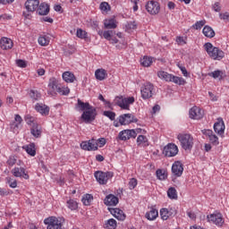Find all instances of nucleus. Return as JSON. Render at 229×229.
I'll list each match as a JSON object with an SVG mask.
<instances>
[{
    "label": "nucleus",
    "mask_w": 229,
    "mask_h": 229,
    "mask_svg": "<svg viewBox=\"0 0 229 229\" xmlns=\"http://www.w3.org/2000/svg\"><path fill=\"white\" fill-rule=\"evenodd\" d=\"M76 108L80 112H83L81 119H82L86 124H90V123L96 121L98 112L96 111V107L90 106L89 102L84 103L81 99H78Z\"/></svg>",
    "instance_id": "obj_1"
},
{
    "label": "nucleus",
    "mask_w": 229,
    "mask_h": 229,
    "mask_svg": "<svg viewBox=\"0 0 229 229\" xmlns=\"http://www.w3.org/2000/svg\"><path fill=\"white\" fill-rule=\"evenodd\" d=\"M204 49L212 60H223L225 58V52L219 47H214L210 42L204 44Z\"/></svg>",
    "instance_id": "obj_2"
},
{
    "label": "nucleus",
    "mask_w": 229,
    "mask_h": 229,
    "mask_svg": "<svg viewBox=\"0 0 229 229\" xmlns=\"http://www.w3.org/2000/svg\"><path fill=\"white\" fill-rule=\"evenodd\" d=\"M177 139L181 144V148L184 151H191L194 146V137L189 133H180L177 135Z\"/></svg>",
    "instance_id": "obj_3"
},
{
    "label": "nucleus",
    "mask_w": 229,
    "mask_h": 229,
    "mask_svg": "<svg viewBox=\"0 0 229 229\" xmlns=\"http://www.w3.org/2000/svg\"><path fill=\"white\" fill-rule=\"evenodd\" d=\"M62 221H65L64 217L49 216L44 220L47 225V229H62Z\"/></svg>",
    "instance_id": "obj_4"
},
{
    "label": "nucleus",
    "mask_w": 229,
    "mask_h": 229,
    "mask_svg": "<svg viewBox=\"0 0 229 229\" xmlns=\"http://www.w3.org/2000/svg\"><path fill=\"white\" fill-rule=\"evenodd\" d=\"M94 176L100 185H106L108 180L114 177V173L97 171L95 172Z\"/></svg>",
    "instance_id": "obj_5"
},
{
    "label": "nucleus",
    "mask_w": 229,
    "mask_h": 229,
    "mask_svg": "<svg viewBox=\"0 0 229 229\" xmlns=\"http://www.w3.org/2000/svg\"><path fill=\"white\" fill-rule=\"evenodd\" d=\"M207 219L208 223H212L220 228L223 226V225H225V218L221 213H213L211 215H208Z\"/></svg>",
    "instance_id": "obj_6"
},
{
    "label": "nucleus",
    "mask_w": 229,
    "mask_h": 229,
    "mask_svg": "<svg viewBox=\"0 0 229 229\" xmlns=\"http://www.w3.org/2000/svg\"><path fill=\"white\" fill-rule=\"evenodd\" d=\"M139 119L131 114H123L118 117V122L121 126H126V124H131V123H138Z\"/></svg>",
    "instance_id": "obj_7"
},
{
    "label": "nucleus",
    "mask_w": 229,
    "mask_h": 229,
    "mask_svg": "<svg viewBox=\"0 0 229 229\" xmlns=\"http://www.w3.org/2000/svg\"><path fill=\"white\" fill-rule=\"evenodd\" d=\"M153 89L154 86L151 82L145 83L140 89L142 99H149V98H153Z\"/></svg>",
    "instance_id": "obj_8"
},
{
    "label": "nucleus",
    "mask_w": 229,
    "mask_h": 229,
    "mask_svg": "<svg viewBox=\"0 0 229 229\" xmlns=\"http://www.w3.org/2000/svg\"><path fill=\"white\" fill-rule=\"evenodd\" d=\"M81 149H84V151H97L98 141L94 139H91L89 141H82L81 143Z\"/></svg>",
    "instance_id": "obj_9"
},
{
    "label": "nucleus",
    "mask_w": 229,
    "mask_h": 229,
    "mask_svg": "<svg viewBox=\"0 0 229 229\" xmlns=\"http://www.w3.org/2000/svg\"><path fill=\"white\" fill-rule=\"evenodd\" d=\"M163 155L165 157H176V155H178V146L174 143H169L164 148Z\"/></svg>",
    "instance_id": "obj_10"
},
{
    "label": "nucleus",
    "mask_w": 229,
    "mask_h": 229,
    "mask_svg": "<svg viewBox=\"0 0 229 229\" xmlns=\"http://www.w3.org/2000/svg\"><path fill=\"white\" fill-rule=\"evenodd\" d=\"M137 137V132L135 130H123L119 132L118 139L120 140H130V139H135Z\"/></svg>",
    "instance_id": "obj_11"
},
{
    "label": "nucleus",
    "mask_w": 229,
    "mask_h": 229,
    "mask_svg": "<svg viewBox=\"0 0 229 229\" xmlns=\"http://www.w3.org/2000/svg\"><path fill=\"white\" fill-rule=\"evenodd\" d=\"M146 10L150 15H157L160 12V4L150 1L146 4Z\"/></svg>",
    "instance_id": "obj_12"
},
{
    "label": "nucleus",
    "mask_w": 229,
    "mask_h": 229,
    "mask_svg": "<svg viewBox=\"0 0 229 229\" xmlns=\"http://www.w3.org/2000/svg\"><path fill=\"white\" fill-rule=\"evenodd\" d=\"M11 173L15 176V178H24V180H30V175L26 173V169L24 167H14Z\"/></svg>",
    "instance_id": "obj_13"
},
{
    "label": "nucleus",
    "mask_w": 229,
    "mask_h": 229,
    "mask_svg": "<svg viewBox=\"0 0 229 229\" xmlns=\"http://www.w3.org/2000/svg\"><path fill=\"white\" fill-rule=\"evenodd\" d=\"M172 174L180 178L183 174V164L181 161H175L172 165Z\"/></svg>",
    "instance_id": "obj_14"
},
{
    "label": "nucleus",
    "mask_w": 229,
    "mask_h": 229,
    "mask_svg": "<svg viewBox=\"0 0 229 229\" xmlns=\"http://www.w3.org/2000/svg\"><path fill=\"white\" fill-rule=\"evenodd\" d=\"M189 115L191 119H203L204 113L201 108L193 106L190 109Z\"/></svg>",
    "instance_id": "obj_15"
},
{
    "label": "nucleus",
    "mask_w": 229,
    "mask_h": 229,
    "mask_svg": "<svg viewBox=\"0 0 229 229\" xmlns=\"http://www.w3.org/2000/svg\"><path fill=\"white\" fill-rule=\"evenodd\" d=\"M225 121L223 118H217V121L214 124V131L217 135H225Z\"/></svg>",
    "instance_id": "obj_16"
},
{
    "label": "nucleus",
    "mask_w": 229,
    "mask_h": 229,
    "mask_svg": "<svg viewBox=\"0 0 229 229\" xmlns=\"http://www.w3.org/2000/svg\"><path fill=\"white\" fill-rule=\"evenodd\" d=\"M59 87L60 83L58 82L57 79L55 77L50 78L48 81V88L52 91H48V94H50L51 96H55V91H57Z\"/></svg>",
    "instance_id": "obj_17"
},
{
    "label": "nucleus",
    "mask_w": 229,
    "mask_h": 229,
    "mask_svg": "<svg viewBox=\"0 0 229 229\" xmlns=\"http://www.w3.org/2000/svg\"><path fill=\"white\" fill-rule=\"evenodd\" d=\"M109 211L115 219H118V221H124V219H126V215H124V212L120 208H109Z\"/></svg>",
    "instance_id": "obj_18"
},
{
    "label": "nucleus",
    "mask_w": 229,
    "mask_h": 229,
    "mask_svg": "<svg viewBox=\"0 0 229 229\" xmlns=\"http://www.w3.org/2000/svg\"><path fill=\"white\" fill-rule=\"evenodd\" d=\"M40 2L38 0H27L25 2V8L27 12H35L38 8Z\"/></svg>",
    "instance_id": "obj_19"
},
{
    "label": "nucleus",
    "mask_w": 229,
    "mask_h": 229,
    "mask_svg": "<svg viewBox=\"0 0 229 229\" xmlns=\"http://www.w3.org/2000/svg\"><path fill=\"white\" fill-rule=\"evenodd\" d=\"M104 203L107 207H115V205H117V203H119V198L115 197L114 195L110 194L106 197Z\"/></svg>",
    "instance_id": "obj_20"
},
{
    "label": "nucleus",
    "mask_w": 229,
    "mask_h": 229,
    "mask_svg": "<svg viewBox=\"0 0 229 229\" xmlns=\"http://www.w3.org/2000/svg\"><path fill=\"white\" fill-rule=\"evenodd\" d=\"M0 47L4 50L12 49V47H13V42L8 38H2L0 40Z\"/></svg>",
    "instance_id": "obj_21"
},
{
    "label": "nucleus",
    "mask_w": 229,
    "mask_h": 229,
    "mask_svg": "<svg viewBox=\"0 0 229 229\" xmlns=\"http://www.w3.org/2000/svg\"><path fill=\"white\" fill-rule=\"evenodd\" d=\"M30 132L33 137L38 139L40 135H42V127H40V125H38V123H33L30 129Z\"/></svg>",
    "instance_id": "obj_22"
},
{
    "label": "nucleus",
    "mask_w": 229,
    "mask_h": 229,
    "mask_svg": "<svg viewBox=\"0 0 229 229\" xmlns=\"http://www.w3.org/2000/svg\"><path fill=\"white\" fill-rule=\"evenodd\" d=\"M63 80L66 81V83H74V81H76V77L74 76V73L71 72H64L63 73Z\"/></svg>",
    "instance_id": "obj_23"
},
{
    "label": "nucleus",
    "mask_w": 229,
    "mask_h": 229,
    "mask_svg": "<svg viewBox=\"0 0 229 229\" xmlns=\"http://www.w3.org/2000/svg\"><path fill=\"white\" fill-rule=\"evenodd\" d=\"M38 15H47V13H49V4L41 3L39 6H38Z\"/></svg>",
    "instance_id": "obj_24"
},
{
    "label": "nucleus",
    "mask_w": 229,
    "mask_h": 229,
    "mask_svg": "<svg viewBox=\"0 0 229 229\" xmlns=\"http://www.w3.org/2000/svg\"><path fill=\"white\" fill-rule=\"evenodd\" d=\"M35 110L42 114V115H47V114H49V108L44 104L38 103L35 106Z\"/></svg>",
    "instance_id": "obj_25"
},
{
    "label": "nucleus",
    "mask_w": 229,
    "mask_h": 229,
    "mask_svg": "<svg viewBox=\"0 0 229 229\" xmlns=\"http://www.w3.org/2000/svg\"><path fill=\"white\" fill-rule=\"evenodd\" d=\"M23 149H25L28 155L30 157H35L37 155V148H35V143H30L29 145L23 146Z\"/></svg>",
    "instance_id": "obj_26"
},
{
    "label": "nucleus",
    "mask_w": 229,
    "mask_h": 229,
    "mask_svg": "<svg viewBox=\"0 0 229 229\" xmlns=\"http://www.w3.org/2000/svg\"><path fill=\"white\" fill-rule=\"evenodd\" d=\"M203 35H205L208 38H214L216 37V32L210 26H205L202 30Z\"/></svg>",
    "instance_id": "obj_27"
},
{
    "label": "nucleus",
    "mask_w": 229,
    "mask_h": 229,
    "mask_svg": "<svg viewBox=\"0 0 229 229\" xmlns=\"http://www.w3.org/2000/svg\"><path fill=\"white\" fill-rule=\"evenodd\" d=\"M145 216L148 219V221H155V219L158 217V210L151 208L150 211L147 212Z\"/></svg>",
    "instance_id": "obj_28"
},
{
    "label": "nucleus",
    "mask_w": 229,
    "mask_h": 229,
    "mask_svg": "<svg viewBox=\"0 0 229 229\" xmlns=\"http://www.w3.org/2000/svg\"><path fill=\"white\" fill-rule=\"evenodd\" d=\"M104 26L106 30H115L117 23L114 19L105 20Z\"/></svg>",
    "instance_id": "obj_29"
},
{
    "label": "nucleus",
    "mask_w": 229,
    "mask_h": 229,
    "mask_svg": "<svg viewBox=\"0 0 229 229\" xmlns=\"http://www.w3.org/2000/svg\"><path fill=\"white\" fill-rule=\"evenodd\" d=\"M95 76L97 80H99V81H103V80H106V76H108V73H106V71L105 69H98L95 72Z\"/></svg>",
    "instance_id": "obj_30"
},
{
    "label": "nucleus",
    "mask_w": 229,
    "mask_h": 229,
    "mask_svg": "<svg viewBox=\"0 0 229 229\" xmlns=\"http://www.w3.org/2000/svg\"><path fill=\"white\" fill-rule=\"evenodd\" d=\"M137 144L138 146H141L142 148H146L149 146V141L148 140V138L144 135H140L137 138Z\"/></svg>",
    "instance_id": "obj_31"
},
{
    "label": "nucleus",
    "mask_w": 229,
    "mask_h": 229,
    "mask_svg": "<svg viewBox=\"0 0 229 229\" xmlns=\"http://www.w3.org/2000/svg\"><path fill=\"white\" fill-rule=\"evenodd\" d=\"M115 105L120 106V108H123V110H128V106L124 102V98L123 97H116L114 99Z\"/></svg>",
    "instance_id": "obj_32"
},
{
    "label": "nucleus",
    "mask_w": 229,
    "mask_h": 229,
    "mask_svg": "<svg viewBox=\"0 0 229 229\" xmlns=\"http://www.w3.org/2000/svg\"><path fill=\"white\" fill-rule=\"evenodd\" d=\"M104 228H106V229L117 228V221H115V219H114V218L107 220L104 225Z\"/></svg>",
    "instance_id": "obj_33"
},
{
    "label": "nucleus",
    "mask_w": 229,
    "mask_h": 229,
    "mask_svg": "<svg viewBox=\"0 0 229 229\" xmlns=\"http://www.w3.org/2000/svg\"><path fill=\"white\" fill-rule=\"evenodd\" d=\"M170 81H172L173 83H175L176 85H185V83H187V81H184L183 78L174 76V75H172Z\"/></svg>",
    "instance_id": "obj_34"
},
{
    "label": "nucleus",
    "mask_w": 229,
    "mask_h": 229,
    "mask_svg": "<svg viewBox=\"0 0 229 229\" xmlns=\"http://www.w3.org/2000/svg\"><path fill=\"white\" fill-rule=\"evenodd\" d=\"M160 216L163 221H167L169 217H171V215L169 213V209L163 208L160 209Z\"/></svg>",
    "instance_id": "obj_35"
},
{
    "label": "nucleus",
    "mask_w": 229,
    "mask_h": 229,
    "mask_svg": "<svg viewBox=\"0 0 229 229\" xmlns=\"http://www.w3.org/2000/svg\"><path fill=\"white\" fill-rule=\"evenodd\" d=\"M157 76L161 80H165V81H170L173 74H169L167 73V72L161 71L157 72Z\"/></svg>",
    "instance_id": "obj_36"
},
{
    "label": "nucleus",
    "mask_w": 229,
    "mask_h": 229,
    "mask_svg": "<svg viewBox=\"0 0 229 229\" xmlns=\"http://www.w3.org/2000/svg\"><path fill=\"white\" fill-rule=\"evenodd\" d=\"M167 196L170 199H178V193L176 192V189L171 187L167 191Z\"/></svg>",
    "instance_id": "obj_37"
},
{
    "label": "nucleus",
    "mask_w": 229,
    "mask_h": 229,
    "mask_svg": "<svg viewBox=\"0 0 229 229\" xmlns=\"http://www.w3.org/2000/svg\"><path fill=\"white\" fill-rule=\"evenodd\" d=\"M140 62H141V65H143V67H149V65H151V64H153V58L144 56Z\"/></svg>",
    "instance_id": "obj_38"
},
{
    "label": "nucleus",
    "mask_w": 229,
    "mask_h": 229,
    "mask_svg": "<svg viewBox=\"0 0 229 229\" xmlns=\"http://www.w3.org/2000/svg\"><path fill=\"white\" fill-rule=\"evenodd\" d=\"M30 96L31 98V99H33V101H38V99H40V98H42V96L40 95L39 92H38L35 89H31L30 91Z\"/></svg>",
    "instance_id": "obj_39"
},
{
    "label": "nucleus",
    "mask_w": 229,
    "mask_h": 229,
    "mask_svg": "<svg viewBox=\"0 0 229 229\" xmlns=\"http://www.w3.org/2000/svg\"><path fill=\"white\" fill-rule=\"evenodd\" d=\"M39 46H48L49 38L47 36H40L38 39Z\"/></svg>",
    "instance_id": "obj_40"
},
{
    "label": "nucleus",
    "mask_w": 229,
    "mask_h": 229,
    "mask_svg": "<svg viewBox=\"0 0 229 229\" xmlns=\"http://www.w3.org/2000/svg\"><path fill=\"white\" fill-rule=\"evenodd\" d=\"M92 199H94V197H92V195L86 194L82 198V203H83V205H86V207H89V205H90V203H92Z\"/></svg>",
    "instance_id": "obj_41"
},
{
    "label": "nucleus",
    "mask_w": 229,
    "mask_h": 229,
    "mask_svg": "<svg viewBox=\"0 0 229 229\" xmlns=\"http://www.w3.org/2000/svg\"><path fill=\"white\" fill-rule=\"evenodd\" d=\"M208 76H210L211 78H214L215 80H217V78H221L223 76V72L216 70L215 72H211L208 73Z\"/></svg>",
    "instance_id": "obj_42"
},
{
    "label": "nucleus",
    "mask_w": 229,
    "mask_h": 229,
    "mask_svg": "<svg viewBox=\"0 0 229 229\" xmlns=\"http://www.w3.org/2000/svg\"><path fill=\"white\" fill-rule=\"evenodd\" d=\"M67 205L70 210H76V208H78V202L74 199L68 200Z\"/></svg>",
    "instance_id": "obj_43"
},
{
    "label": "nucleus",
    "mask_w": 229,
    "mask_h": 229,
    "mask_svg": "<svg viewBox=\"0 0 229 229\" xmlns=\"http://www.w3.org/2000/svg\"><path fill=\"white\" fill-rule=\"evenodd\" d=\"M57 92L61 96H67L69 94V92H71V89H69V88L59 86L58 89H57Z\"/></svg>",
    "instance_id": "obj_44"
},
{
    "label": "nucleus",
    "mask_w": 229,
    "mask_h": 229,
    "mask_svg": "<svg viewBox=\"0 0 229 229\" xmlns=\"http://www.w3.org/2000/svg\"><path fill=\"white\" fill-rule=\"evenodd\" d=\"M156 174L158 180H165L167 178V174H165V171L164 170H157Z\"/></svg>",
    "instance_id": "obj_45"
},
{
    "label": "nucleus",
    "mask_w": 229,
    "mask_h": 229,
    "mask_svg": "<svg viewBox=\"0 0 229 229\" xmlns=\"http://www.w3.org/2000/svg\"><path fill=\"white\" fill-rule=\"evenodd\" d=\"M103 115L108 117L110 121H115V113L112 111H104Z\"/></svg>",
    "instance_id": "obj_46"
},
{
    "label": "nucleus",
    "mask_w": 229,
    "mask_h": 229,
    "mask_svg": "<svg viewBox=\"0 0 229 229\" xmlns=\"http://www.w3.org/2000/svg\"><path fill=\"white\" fill-rule=\"evenodd\" d=\"M124 103L127 106V110H130V105H133V103H135V98L133 97L124 98Z\"/></svg>",
    "instance_id": "obj_47"
},
{
    "label": "nucleus",
    "mask_w": 229,
    "mask_h": 229,
    "mask_svg": "<svg viewBox=\"0 0 229 229\" xmlns=\"http://www.w3.org/2000/svg\"><path fill=\"white\" fill-rule=\"evenodd\" d=\"M76 36L78 37V38L85 39V38H87V31H85L81 29H78L77 32H76Z\"/></svg>",
    "instance_id": "obj_48"
},
{
    "label": "nucleus",
    "mask_w": 229,
    "mask_h": 229,
    "mask_svg": "<svg viewBox=\"0 0 229 229\" xmlns=\"http://www.w3.org/2000/svg\"><path fill=\"white\" fill-rule=\"evenodd\" d=\"M6 180L11 189H15L17 187V180H14L12 177H7Z\"/></svg>",
    "instance_id": "obj_49"
},
{
    "label": "nucleus",
    "mask_w": 229,
    "mask_h": 229,
    "mask_svg": "<svg viewBox=\"0 0 229 229\" xmlns=\"http://www.w3.org/2000/svg\"><path fill=\"white\" fill-rule=\"evenodd\" d=\"M209 141L211 142V144H213V146H217L219 144V138H217L215 134H213L209 138Z\"/></svg>",
    "instance_id": "obj_50"
},
{
    "label": "nucleus",
    "mask_w": 229,
    "mask_h": 229,
    "mask_svg": "<svg viewBox=\"0 0 229 229\" xmlns=\"http://www.w3.org/2000/svg\"><path fill=\"white\" fill-rule=\"evenodd\" d=\"M206 21H197L194 25H193V28L195 30H201L202 27L205 26L206 24Z\"/></svg>",
    "instance_id": "obj_51"
},
{
    "label": "nucleus",
    "mask_w": 229,
    "mask_h": 229,
    "mask_svg": "<svg viewBox=\"0 0 229 229\" xmlns=\"http://www.w3.org/2000/svg\"><path fill=\"white\" fill-rule=\"evenodd\" d=\"M25 121H26L27 124H30V126H33V124H37L35 123V118H33L31 115H27L25 117Z\"/></svg>",
    "instance_id": "obj_52"
},
{
    "label": "nucleus",
    "mask_w": 229,
    "mask_h": 229,
    "mask_svg": "<svg viewBox=\"0 0 229 229\" xmlns=\"http://www.w3.org/2000/svg\"><path fill=\"white\" fill-rule=\"evenodd\" d=\"M135 187H137V179L131 178L129 182V189L131 191H133V189H135Z\"/></svg>",
    "instance_id": "obj_53"
},
{
    "label": "nucleus",
    "mask_w": 229,
    "mask_h": 229,
    "mask_svg": "<svg viewBox=\"0 0 229 229\" xmlns=\"http://www.w3.org/2000/svg\"><path fill=\"white\" fill-rule=\"evenodd\" d=\"M100 10H102V12H108V10H110V4L106 2H102L100 4Z\"/></svg>",
    "instance_id": "obj_54"
},
{
    "label": "nucleus",
    "mask_w": 229,
    "mask_h": 229,
    "mask_svg": "<svg viewBox=\"0 0 229 229\" xmlns=\"http://www.w3.org/2000/svg\"><path fill=\"white\" fill-rule=\"evenodd\" d=\"M14 121H16L17 123H13V126H14V128H19V124L22 123V117H21L19 114H16Z\"/></svg>",
    "instance_id": "obj_55"
},
{
    "label": "nucleus",
    "mask_w": 229,
    "mask_h": 229,
    "mask_svg": "<svg viewBox=\"0 0 229 229\" xmlns=\"http://www.w3.org/2000/svg\"><path fill=\"white\" fill-rule=\"evenodd\" d=\"M112 33H114V31L112 30H106L103 33L104 38H106V40H111L112 39Z\"/></svg>",
    "instance_id": "obj_56"
},
{
    "label": "nucleus",
    "mask_w": 229,
    "mask_h": 229,
    "mask_svg": "<svg viewBox=\"0 0 229 229\" xmlns=\"http://www.w3.org/2000/svg\"><path fill=\"white\" fill-rule=\"evenodd\" d=\"M177 66L180 69V71L182 72V75L187 78V76H189V72H187V68H185V66H182L180 64H178Z\"/></svg>",
    "instance_id": "obj_57"
},
{
    "label": "nucleus",
    "mask_w": 229,
    "mask_h": 229,
    "mask_svg": "<svg viewBox=\"0 0 229 229\" xmlns=\"http://www.w3.org/2000/svg\"><path fill=\"white\" fill-rule=\"evenodd\" d=\"M202 133L203 135H206V137H208V139H210L214 135V131H212V130L207 129L202 130Z\"/></svg>",
    "instance_id": "obj_58"
},
{
    "label": "nucleus",
    "mask_w": 229,
    "mask_h": 229,
    "mask_svg": "<svg viewBox=\"0 0 229 229\" xmlns=\"http://www.w3.org/2000/svg\"><path fill=\"white\" fill-rule=\"evenodd\" d=\"M98 146L99 145V148H103L105 144H106V140L105 138H100L98 140H96Z\"/></svg>",
    "instance_id": "obj_59"
},
{
    "label": "nucleus",
    "mask_w": 229,
    "mask_h": 229,
    "mask_svg": "<svg viewBox=\"0 0 229 229\" xmlns=\"http://www.w3.org/2000/svg\"><path fill=\"white\" fill-rule=\"evenodd\" d=\"M16 64L18 67H22V68L26 67V62L22 59L16 60Z\"/></svg>",
    "instance_id": "obj_60"
},
{
    "label": "nucleus",
    "mask_w": 229,
    "mask_h": 229,
    "mask_svg": "<svg viewBox=\"0 0 229 229\" xmlns=\"http://www.w3.org/2000/svg\"><path fill=\"white\" fill-rule=\"evenodd\" d=\"M126 28H128V30H136L137 29V23H135V21L129 22L126 25Z\"/></svg>",
    "instance_id": "obj_61"
},
{
    "label": "nucleus",
    "mask_w": 229,
    "mask_h": 229,
    "mask_svg": "<svg viewBox=\"0 0 229 229\" xmlns=\"http://www.w3.org/2000/svg\"><path fill=\"white\" fill-rule=\"evenodd\" d=\"M219 16H220V19H222L223 21H229V13H220Z\"/></svg>",
    "instance_id": "obj_62"
},
{
    "label": "nucleus",
    "mask_w": 229,
    "mask_h": 229,
    "mask_svg": "<svg viewBox=\"0 0 229 229\" xmlns=\"http://www.w3.org/2000/svg\"><path fill=\"white\" fill-rule=\"evenodd\" d=\"M17 162V159H15V157H10L8 160H7V164L8 165H15V163Z\"/></svg>",
    "instance_id": "obj_63"
},
{
    "label": "nucleus",
    "mask_w": 229,
    "mask_h": 229,
    "mask_svg": "<svg viewBox=\"0 0 229 229\" xmlns=\"http://www.w3.org/2000/svg\"><path fill=\"white\" fill-rule=\"evenodd\" d=\"M213 10H215L216 12H221V6L219 5L218 2L214 4Z\"/></svg>",
    "instance_id": "obj_64"
}]
</instances>
